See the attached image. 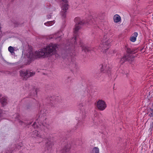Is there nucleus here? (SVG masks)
<instances>
[{"label": "nucleus", "mask_w": 153, "mask_h": 153, "mask_svg": "<svg viewBox=\"0 0 153 153\" xmlns=\"http://www.w3.org/2000/svg\"><path fill=\"white\" fill-rule=\"evenodd\" d=\"M57 45L55 44L51 43L44 48L36 51L34 53L30 52L27 54V56L30 59L37 58H45L48 57L52 55L55 54L56 49L58 48Z\"/></svg>", "instance_id": "1"}, {"label": "nucleus", "mask_w": 153, "mask_h": 153, "mask_svg": "<svg viewBox=\"0 0 153 153\" xmlns=\"http://www.w3.org/2000/svg\"><path fill=\"white\" fill-rule=\"evenodd\" d=\"M33 126L36 129V131L40 133L41 131H45L46 129L49 128V122L48 119H45L40 122V123H39L35 122Z\"/></svg>", "instance_id": "2"}, {"label": "nucleus", "mask_w": 153, "mask_h": 153, "mask_svg": "<svg viewBox=\"0 0 153 153\" xmlns=\"http://www.w3.org/2000/svg\"><path fill=\"white\" fill-rule=\"evenodd\" d=\"M96 105L97 108L100 111L104 110L107 107L106 102L102 99H99L97 101Z\"/></svg>", "instance_id": "3"}, {"label": "nucleus", "mask_w": 153, "mask_h": 153, "mask_svg": "<svg viewBox=\"0 0 153 153\" xmlns=\"http://www.w3.org/2000/svg\"><path fill=\"white\" fill-rule=\"evenodd\" d=\"M111 40L108 38H106L104 36L103 39L101 41V47H102L104 50H106L109 48Z\"/></svg>", "instance_id": "4"}, {"label": "nucleus", "mask_w": 153, "mask_h": 153, "mask_svg": "<svg viewBox=\"0 0 153 153\" xmlns=\"http://www.w3.org/2000/svg\"><path fill=\"white\" fill-rule=\"evenodd\" d=\"M62 6L61 15L64 17L66 16V12L68 9V4L67 0H62Z\"/></svg>", "instance_id": "5"}, {"label": "nucleus", "mask_w": 153, "mask_h": 153, "mask_svg": "<svg viewBox=\"0 0 153 153\" xmlns=\"http://www.w3.org/2000/svg\"><path fill=\"white\" fill-rule=\"evenodd\" d=\"M75 22H76L75 27L74 28V33H76L78 30L80 28V25H81L83 24V22L80 21V19L79 18H76L74 20Z\"/></svg>", "instance_id": "6"}, {"label": "nucleus", "mask_w": 153, "mask_h": 153, "mask_svg": "<svg viewBox=\"0 0 153 153\" xmlns=\"http://www.w3.org/2000/svg\"><path fill=\"white\" fill-rule=\"evenodd\" d=\"M20 76L24 79H26L29 77L28 71L25 70H22L20 71Z\"/></svg>", "instance_id": "7"}, {"label": "nucleus", "mask_w": 153, "mask_h": 153, "mask_svg": "<svg viewBox=\"0 0 153 153\" xmlns=\"http://www.w3.org/2000/svg\"><path fill=\"white\" fill-rule=\"evenodd\" d=\"M113 21L114 23H118L121 22V17L118 14H116L114 15L113 17Z\"/></svg>", "instance_id": "8"}, {"label": "nucleus", "mask_w": 153, "mask_h": 153, "mask_svg": "<svg viewBox=\"0 0 153 153\" xmlns=\"http://www.w3.org/2000/svg\"><path fill=\"white\" fill-rule=\"evenodd\" d=\"M138 34L137 32L134 33L131 36L130 38V40L133 42H135L136 40L137 37V36Z\"/></svg>", "instance_id": "9"}, {"label": "nucleus", "mask_w": 153, "mask_h": 153, "mask_svg": "<svg viewBox=\"0 0 153 153\" xmlns=\"http://www.w3.org/2000/svg\"><path fill=\"white\" fill-rule=\"evenodd\" d=\"M1 104L3 106L5 105L7 103V98L4 97H2L1 100H0Z\"/></svg>", "instance_id": "10"}, {"label": "nucleus", "mask_w": 153, "mask_h": 153, "mask_svg": "<svg viewBox=\"0 0 153 153\" xmlns=\"http://www.w3.org/2000/svg\"><path fill=\"white\" fill-rule=\"evenodd\" d=\"M91 153H100L99 149L98 147H94L91 151Z\"/></svg>", "instance_id": "11"}, {"label": "nucleus", "mask_w": 153, "mask_h": 153, "mask_svg": "<svg viewBox=\"0 0 153 153\" xmlns=\"http://www.w3.org/2000/svg\"><path fill=\"white\" fill-rule=\"evenodd\" d=\"M55 22L54 21H52L48 22L46 23H45V25L48 26H50L54 24L55 23Z\"/></svg>", "instance_id": "12"}, {"label": "nucleus", "mask_w": 153, "mask_h": 153, "mask_svg": "<svg viewBox=\"0 0 153 153\" xmlns=\"http://www.w3.org/2000/svg\"><path fill=\"white\" fill-rule=\"evenodd\" d=\"M8 50L11 53H13L14 52V49L13 48L12 46H10L8 47Z\"/></svg>", "instance_id": "13"}, {"label": "nucleus", "mask_w": 153, "mask_h": 153, "mask_svg": "<svg viewBox=\"0 0 153 153\" xmlns=\"http://www.w3.org/2000/svg\"><path fill=\"white\" fill-rule=\"evenodd\" d=\"M149 115L151 117H153V110L150 109L149 111Z\"/></svg>", "instance_id": "14"}, {"label": "nucleus", "mask_w": 153, "mask_h": 153, "mask_svg": "<svg viewBox=\"0 0 153 153\" xmlns=\"http://www.w3.org/2000/svg\"><path fill=\"white\" fill-rule=\"evenodd\" d=\"M78 36H76L75 37H74L73 38V41H74V42L75 43V42H76V43H77V41L78 40Z\"/></svg>", "instance_id": "15"}, {"label": "nucleus", "mask_w": 153, "mask_h": 153, "mask_svg": "<svg viewBox=\"0 0 153 153\" xmlns=\"http://www.w3.org/2000/svg\"><path fill=\"white\" fill-rule=\"evenodd\" d=\"M13 116V117L15 118V119L14 120L15 121H16L17 120H18L19 121V119H18L19 116L18 114H15Z\"/></svg>", "instance_id": "16"}, {"label": "nucleus", "mask_w": 153, "mask_h": 153, "mask_svg": "<svg viewBox=\"0 0 153 153\" xmlns=\"http://www.w3.org/2000/svg\"><path fill=\"white\" fill-rule=\"evenodd\" d=\"M5 114L3 113L2 110L0 109V117L4 116Z\"/></svg>", "instance_id": "17"}, {"label": "nucleus", "mask_w": 153, "mask_h": 153, "mask_svg": "<svg viewBox=\"0 0 153 153\" xmlns=\"http://www.w3.org/2000/svg\"><path fill=\"white\" fill-rule=\"evenodd\" d=\"M29 72V75L30 76H33L35 74V72H30L28 71Z\"/></svg>", "instance_id": "18"}, {"label": "nucleus", "mask_w": 153, "mask_h": 153, "mask_svg": "<svg viewBox=\"0 0 153 153\" xmlns=\"http://www.w3.org/2000/svg\"><path fill=\"white\" fill-rule=\"evenodd\" d=\"M62 33L61 32H60L59 33H57L56 34V35H57L58 36L59 35H62Z\"/></svg>", "instance_id": "19"}, {"label": "nucleus", "mask_w": 153, "mask_h": 153, "mask_svg": "<svg viewBox=\"0 0 153 153\" xmlns=\"http://www.w3.org/2000/svg\"><path fill=\"white\" fill-rule=\"evenodd\" d=\"M1 30V27H0V37L2 35V33Z\"/></svg>", "instance_id": "20"}, {"label": "nucleus", "mask_w": 153, "mask_h": 153, "mask_svg": "<svg viewBox=\"0 0 153 153\" xmlns=\"http://www.w3.org/2000/svg\"><path fill=\"white\" fill-rule=\"evenodd\" d=\"M51 17H48V18H50Z\"/></svg>", "instance_id": "21"}, {"label": "nucleus", "mask_w": 153, "mask_h": 153, "mask_svg": "<svg viewBox=\"0 0 153 153\" xmlns=\"http://www.w3.org/2000/svg\"><path fill=\"white\" fill-rule=\"evenodd\" d=\"M102 67H103V68H104V67L103 66H102Z\"/></svg>", "instance_id": "22"}, {"label": "nucleus", "mask_w": 153, "mask_h": 153, "mask_svg": "<svg viewBox=\"0 0 153 153\" xmlns=\"http://www.w3.org/2000/svg\"><path fill=\"white\" fill-rule=\"evenodd\" d=\"M1 97V96H0V97Z\"/></svg>", "instance_id": "23"}]
</instances>
